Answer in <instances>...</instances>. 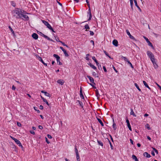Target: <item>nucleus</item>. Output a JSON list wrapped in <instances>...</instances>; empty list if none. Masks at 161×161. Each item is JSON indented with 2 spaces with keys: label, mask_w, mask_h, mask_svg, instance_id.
<instances>
[{
  "label": "nucleus",
  "mask_w": 161,
  "mask_h": 161,
  "mask_svg": "<svg viewBox=\"0 0 161 161\" xmlns=\"http://www.w3.org/2000/svg\"><path fill=\"white\" fill-rule=\"evenodd\" d=\"M86 76L90 80V82L92 83H90V85H91L93 88L96 89V87L94 85H95L96 84L94 82V80L93 78L90 75H87Z\"/></svg>",
  "instance_id": "1"
},
{
  "label": "nucleus",
  "mask_w": 161,
  "mask_h": 161,
  "mask_svg": "<svg viewBox=\"0 0 161 161\" xmlns=\"http://www.w3.org/2000/svg\"><path fill=\"white\" fill-rule=\"evenodd\" d=\"M42 22L46 26H47V28L52 31L53 32H55V31L53 30L51 25L47 21L44 20H42Z\"/></svg>",
  "instance_id": "2"
},
{
  "label": "nucleus",
  "mask_w": 161,
  "mask_h": 161,
  "mask_svg": "<svg viewBox=\"0 0 161 161\" xmlns=\"http://www.w3.org/2000/svg\"><path fill=\"white\" fill-rule=\"evenodd\" d=\"M144 38V39L146 40L147 42L148 43V45L150 47H151L152 48L154 49V47H153L152 43L150 42L149 40L146 37L144 36H143Z\"/></svg>",
  "instance_id": "3"
},
{
  "label": "nucleus",
  "mask_w": 161,
  "mask_h": 161,
  "mask_svg": "<svg viewBox=\"0 0 161 161\" xmlns=\"http://www.w3.org/2000/svg\"><path fill=\"white\" fill-rule=\"evenodd\" d=\"M15 12L18 15V16L16 17L17 18H21V16H22V15L23 14L21 13V10L19 11L18 10H16L15 11Z\"/></svg>",
  "instance_id": "4"
},
{
  "label": "nucleus",
  "mask_w": 161,
  "mask_h": 161,
  "mask_svg": "<svg viewBox=\"0 0 161 161\" xmlns=\"http://www.w3.org/2000/svg\"><path fill=\"white\" fill-rule=\"evenodd\" d=\"M147 54L150 58H153L154 57V56L153 53L149 51H148L147 52Z\"/></svg>",
  "instance_id": "5"
},
{
  "label": "nucleus",
  "mask_w": 161,
  "mask_h": 161,
  "mask_svg": "<svg viewBox=\"0 0 161 161\" xmlns=\"http://www.w3.org/2000/svg\"><path fill=\"white\" fill-rule=\"evenodd\" d=\"M126 33L127 34V35L129 36L130 38L133 40H135V38H134V36H132V35H131L129 31L128 30H126Z\"/></svg>",
  "instance_id": "6"
},
{
  "label": "nucleus",
  "mask_w": 161,
  "mask_h": 161,
  "mask_svg": "<svg viewBox=\"0 0 161 161\" xmlns=\"http://www.w3.org/2000/svg\"><path fill=\"white\" fill-rule=\"evenodd\" d=\"M22 16H21V18L23 17L24 18V19H23V18L22 19L23 20L28 21L29 20V18L27 15L23 14Z\"/></svg>",
  "instance_id": "7"
},
{
  "label": "nucleus",
  "mask_w": 161,
  "mask_h": 161,
  "mask_svg": "<svg viewBox=\"0 0 161 161\" xmlns=\"http://www.w3.org/2000/svg\"><path fill=\"white\" fill-rule=\"evenodd\" d=\"M15 143L20 147H23V146H22L21 143L17 139L14 141Z\"/></svg>",
  "instance_id": "8"
},
{
  "label": "nucleus",
  "mask_w": 161,
  "mask_h": 161,
  "mask_svg": "<svg viewBox=\"0 0 161 161\" xmlns=\"http://www.w3.org/2000/svg\"><path fill=\"white\" fill-rule=\"evenodd\" d=\"M88 15H89V19H88V20L89 21L92 18V15L91 13V9H88V12L87 13Z\"/></svg>",
  "instance_id": "9"
},
{
  "label": "nucleus",
  "mask_w": 161,
  "mask_h": 161,
  "mask_svg": "<svg viewBox=\"0 0 161 161\" xmlns=\"http://www.w3.org/2000/svg\"><path fill=\"white\" fill-rule=\"evenodd\" d=\"M32 37L35 40L37 39L38 37V35L36 33H33L32 35Z\"/></svg>",
  "instance_id": "10"
},
{
  "label": "nucleus",
  "mask_w": 161,
  "mask_h": 161,
  "mask_svg": "<svg viewBox=\"0 0 161 161\" xmlns=\"http://www.w3.org/2000/svg\"><path fill=\"white\" fill-rule=\"evenodd\" d=\"M112 43L113 45L115 47H117L118 46V42L116 40H114L113 41Z\"/></svg>",
  "instance_id": "11"
},
{
  "label": "nucleus",
  "mask_w": 161,
  "mask_h": 161,
  "mask_svg": "<svg viewBox=\"0 0 161 161\" xmlns=\"http://www.w3.org/2000/svg\"><path fill=\"white\" fill-rule=\"evenodd\" d=\"M113 127L114 129V130H115L117 129V127L116 126V125L114 122V118H113Z\"/></svg>",
  "instance_id": "12"
},
{
  "label": "nucleus",
  "mask_w": 161,
  "mask_h": 161,
  "mask_svg": "<svg viewBox=\"0 0 161 161\" xmlns=\"http://www.w3.org/2000/svg\"><path fill=\"white\" fill-rule=\"evenodd\" d=\"M80 96L81 98L84 99V97L82 93V92L81 87L80 88Z\"/></svg>",
  "instance_id": "13"
},
{
  "label": "nucleus",
  "mask_w": 161,
  "mask_h": 161,
  "mask_svg": "<svg viewBox=\"0 0 161 161\" xmlns=\"http://www.w3.org/2000/svg\"><path fill=\"white\" fill-rule=\"evenodd\" d=\"M92 59L96 63V65L98 66V68H99V64L98 63L97 61V59L95 58V57L94 56H93L92 57Z\"/></svg>",
  "instance_id": "14"
},
{
  "label": "nucleus",
  "mask_w": 161,
  "mask_h": 161,
  "mask_svg": "<svg viewBox=\"0 0 161 161\" xmlns=\"http://www.w3.org/2000/svg\"><path fill=\"white\" fill-rule=\"evenodd\" d=\"M57 82L62 85L64 84V81L63 80L60 79L57 80Z\"/></svg>",
  "instance_id": "15"
},
{
  "label": "nucleus",
  "mask_w": 161,
  "mask_h": 161,
  "mask_svg": "<svg viewBox=\"0 0 161 161\" xmlns=\"http://www.w3.org/2000/svg\"><path fill=\"white\" fill-rule=\"evenodd\" d=\"M143 156L147 158H149L151 157L150 154L146 152L143 153Z\"/></svg>",
  "instance_id": "16"
},
{
  "label": "nucleus",
  "mask_w": 161,
  "mask_h": 161,
  "mask_svg": "<svg viewBox=\"0 0 161 161\" xmlns=\"http://www.w3.org/2000/svg\"><path fill=\"white\" fill-rule=\"evenodd\" d=\"M135 5V6L138 8V9L140 10V12L141 11V10L140 8V7L138 5V4H137V2L136 1V0H134Z\"/></svg>",
  "instance_id": "17"
},
{
  "label": "nucleus",
  "mask_w": 161,
  "mask_h": 161,
  "mask_svg": "<svg viewBox=\"0 0 161 161\" xmlns=\"http://www.w3.org/2000/svg\"><path fill=\"white\" fill-rule=\"evenodd\" d=\"M53 56L55 58H56L57 61H58L59 60V59H60V57L57 54H54L53 55Z\"/></svg>",
  "instance_id": "18"
},
{
  "label": "nucleus",
  "mask_w": 161,
  "mask_h": 161,
  "mask_svg": "<svg viewBox=\"0 0 161 161\" xmlns=\"http://www.w3.org/2000/svg\"><path fill=\"white\" fill-rule=\"evenodd\" d=\"M143 83L144 85V86L146 87L147 88L150 90L151 89V88H150V87L148 86L147 83H146V82L145 81H144V80L143 81Z\"/></svg>",
  "instance_id": "19"
},
{
  "label": "nucleus",
  "mask_w": 161,
  "mask_h": 161,
  "mask_svg": "<svg viewBox=\"0 0 161 161\" xmlns=\"http://www.w3.org/2000/svg\"><path fill=\"white\" fill-rule=\"evenodd\" d=\"M130 114L131 115H132L133 116H134V117L136 116V115L134 113L133 111V110L132 108L130 109Z\"/></svg>",
  "instance_id": "20"
},
{
  "label": "nucleus",
  "mask_w": 161,
  "mask_h": 161,
  "mask_svg": "<svg viewBox=\"0 0 161 161\" xmlns=\"http://www.w3.org/2000/svg\"><path fill=\"white\" fill-rule=\"evenodd\" d=\"M39 60L41 61L43 64L46 66H47V64L46 63H44L43 61V60L42 59V58L41 57H39Z\"/></svg>",
  "instance_id": "21"
},
{
  "label": "nucleus",
  "mask_w": 161,
  "mask_h": 161,
  "mask_svg": "<svg viewBox=\"0 0 161 161\" xmlns=\"http://www.w3.org/2000/svg\"><path fill=\"white\" fill-rule=\"evenodd\" d=\"M132 158L135 161H139L136 157L134 155H132Z\"/></svg>",
  "instance_id": "22"
},
{
  "label": "nucleus",
  "mask_w": 161,
  "mask_h": 161,
  "mask_svg": "<svg viewBox=\"0 0 161 161\" xmlns=\"http://www.w3.org/2000/svg\"><path fill=\"white\" fill-rule=\"evenodd\" d=\"M85 28L86 29V31H89L90 29V27L88 24L84 26Z\"/></svg>",
  "instance_id": "23"
},
{
  "label": "nucleus",
  "mask_w": 161,
  "mask_h": 161,
  "mask_svg": "<svg viewBox=\"0 0 161 161\" xmlns=\"http://www.w3.org/2000/svg\"><path fill=\"white\" fill-rule=\"evenodd\" d=\"M88 64L91 67L94 69H97V68L94 65L90 63Z\"/></svg>",
  "instance_id": "24"
},
{
  "label": "nucleus",
  "mask_w": 161,
  "mask_h": 161,
  "mask_svg": "<svg viewBox=\"0 0 161 161\" xmlns=\"http://www.w3.org/2000/svg\"><path fill=\"white\" fill-rule=\"evenodd\" d=\"M126 122L127 123L128 127L131 126L130 125V123L129 121V120L128 119L127 117H126Z\"/></svg>",
  "instance_id": "25"
},
{
  "label": "nucleus",
  "mask_w": 161,
  "mask_h": 161,
  "mask_svg": "<svg viewBox=\"0 0 161 161\" xmlns=\"http://www.w3.org/2000/svg\"><path fill=\"white\" fill-rule=\"evenodd\" d=\"M97 142L99 145L101 146L102 147L103 146V143L101 141L97 140Z\"/></svg>",
  "instance_id": "26"
},
{
  "label": "nucleus",
  "mask_w": 161,
  "mask_h": 161,
  "mask_svg": "<svg viewBox=\"0 0 161 161\" xmlns=\"http://www.w3.org/2000/svg\"><path fill=\"white\" fill-rule=\"evenodd\" d=\"M97 119L98 122L101 124L102 126H103L104 124H103V123L102 121V120L100 119H99V118H97Z\"/></svg>",
  "instance_id": "27"
},
{
  "label": "nucleus",
  "mask_w": 161,
  "mask_h": 161,
  "mask_svg": "<svg viewBox=\"0 0 161 161\" xmlns=\"http://www.w3.org/2000/svg\"><path fill=\"white\" fill-rule=\"evenodd\" d=\"M121 58H123L125 61L128 62V61H129L127 58L125 57H124L122 56L121 57Z\"/></svg>",
  "instance_id": "28"
},
{
  "label": "nucleus",
  "mask_w": 161,
  "mask_h": 161,
  "mask_svg": "<svg viewBox=\"0 0 161 161\" xmlns=\"http://www.w3.org/2000/svg\"><path fill=\"white\" fill-rule=\"evenodd\" d=\"M135 86L136 87L137 89L139 91H141V89L139 88L138 85L137 84V83H135Z\"/></svg>",
  "instance_id": "29"
},
{
  "label": "nucleus",
  "mask_w": 161,
  "mask_h": 161,
  "mask_svg": "<svg viewBox=\"0 0 161 161\" xmlns=\"http://www.w3.org/2000/svg\"><path fill=\"white\" fill-rule=\"evenodd\" d=\"M8 28L9 29V30H10L12 32V33L14 35V32L12 28L10 26H9Z\"/></svg>",
  "instance_id": "30"
},
{
  "label": "nucleus",
  "mask_w": 161,
  "mask_h": 161,
  "mask_svg": "<svg viewBox=\"0 0 161 161\" xmlns=\"http://www.w3.org/2000/svg\"><path fill=\"white\" fill-rule=\"evenodd\" d=\"M77 101L78 102L80 105L81 107L82 108L83 107V104L79 100H77Z\"/></svg>",
  "instance_id": "31"
},
{
  "label": "nucleus",
  "mask_w": 161,
  "mask_h": 161,
  "mask_svg": "<svg viewBox=\"0 0 161 161\" xmlns=\"http://www.w3.org/2000/svg\"><path fill=\"white\" fill-rule=\"evenodd\" d=\"M103 52L105 54V55L108 56L109 58H111V57L109 55L108 53L107 52L105 51L104 50L103 51Z\"/></svg>",
  "instance_id": "32"
},
{
  "label": "nucleus",
  "mask_w": 161,
  "mask_h": 161,
  "mask_svg": "<svg viewBox=\"0 0 161 161\" xmlns=\"http://www.w3.org/2000/svg\"><path fill=\"white\" fill-rule=\"evenodd\" d=\"M153 64L155 69H157L158 68V65L155 62L153 63Z\"/></svg>",
  "instance_id": "33"
},
{
  "label": "nucleus",
  "mask_w": 161,
  "mask_h": 161,
  "mask_svg": "<svg viewBox=\"0 0 161 161\" xmlns=\"http://www.w3.org/2000/svg\"><path fill=\"white\" fill-rule=\"evenodd\" d=\"M65 56L68 57L69 55L67 53L66 50H65L63 51Z\"/></svg>",
  "instance_id": "34"
},
{
  "label": "nucleus",
  "mask_w": 161,
  "mask_h": 161,
  "mask_svg": "<svg viewBox=\"0 0 161 161\" xmlns=\"http://www.w3.org/2000/svg\"><path fill=\"white\" fill-rule=\"evenodd\" d=\"M96 96L98 97L100 96L98 92V90L97 89L95 91Z\"/></svg>",
  "instance_id": "35"
},
{
  "label": "nucleus",
  "mask_w": 161,
  "mask_h": 161,
  "mask_svg": "<svg viewBox=\"0 0 161 161\" xmlns=\"http://www.w3.org/2000/svg\"><path fill=\"white\" fill-rule=\"evenodd\" d=\"M46 96H47V97H50V95L49 94V93L47 92H46L45 93V94H44Z\"/></svg>",
  "instance_id": "36"
},
{
  "label": "nucleus",
  "mask_w": 161,
  "mask_h": 161,
  "mask_svg": "<svg viewBox=\"0 0 161 161\" xmlns=\"http://www.w3.org/2000/svg\"><path fill=\"white\" fill-rule=\"evenodd\" d=\"M146 127L148 130H150L151 128L149 126V125L148 124H146Z\"/></svg>",
  "instance_id": "37"
},
{
  "label": "nucleus",
  "mask_w": 161,
  "mask_h": 161,
  "mask_svg": "<svg viewBox=\"0 0 161 161\" xmlns=\"http://www.w3.org/2000/svg\"><path fill=\"white\" fill-rule=\"evenodd\" d=\"M75 152L76 154H79V153H78V150L77 149V146H75Z\"/></svg>",
  "instance_id": "38"
},
{
  "label": "nucleus",
  "mask_w": 161,
  "mask_h": 161,
  "mask_svg": "<svg viewBox=\"0 0 161 161\" xmlns=\"http://www.w3.org/2000/svg\"><path fill=\"white\" fill-rule=\"evenodd\" d=\"M60 42H61L63 46H65L68 48L69 47L65 43H64V42H62V41H61Z\"/></svg>",
  "instance_id": "39"
},
{
  "label": "nucleus",
  "mask_w": 161,
  "mask_h": 161,
  "mask_svg": "<svg viewBox=\"0 0 161 161\" xmlns=\"http://www.w3.org/2000/svg\"><path fill=\"white\" fill-rule=\"evenodd\" d=\"M127 63L130 65V66L132 68H134V67H133V66L132 65V64L131 63V62H130V61H128Z\"/></svg>",
  "instance_id": "40"
},
{
  "label": "nucleus",
  "mask_w": 161,
  "mask_h": 161,
  "mask_svg": "<svg viewBox=\"0 0 161 161\" xmlns=\"http://www.w3.org/2000/svg\"><path fill=\"white\" fill-rule=\"evenodd\" d=\"M92 75L94 76V77H98V76H96L97 75V74H96V73L95 72H92Z\"/></svg>",
  "instance_id": "41"
},
{
  "label": "nucleus",
  "mask_w": 161,
  "mask_h": 161,
  "mask_svg": "<svg viewBox=\"0 0 161 161\" xmlns=\"http://www.w3.org/2000/svg\"><path fill=\"white\" fill-rule=\"evenodd\" d=\"M21 13H22V14H28L29 13H27L24 10H21Z\"/></svg>",
  "instance_id": "42"
},
{
  "label": "nucleus",
  "mask_w": 161,
  "mask_h": 161,
  "mask_svg": "<svg viewBox=\"0 0 161 161\" xmlns=\"http://www.w3.org/2000/svg\"><path fill=\"white\" fill-rule=\"evenodd\" d=\"M153 150L155 151V152L156 153V154H158V152L157 150L156 149H155V148L153 147Z\"/></svg>",
  "instance_id": "43"
},
{
  "label": "nucleus",
  "mask_w": 161,
  "mask_h": 161,
  "mask_svg": "<svg viewBox=\"0 0 161 161\" xmlns=\"http://www.w3.org/2000/svg\"><path fill=\"white\" fill-rule=\"evenodd\" d=\"M150 59L151 61L153 63L155 62L154 57L153 58H150Z\"/></svg>",
  "instance_id": "44"
},
{
  "label": "nucleus",
  "mask_w": 161,
  "mask_h": 161,
  "mask_svg": "<svg viewBox=\"0 0 161 161\" xmlns=\"http://www.w3.org/2000/svg\"><path fill=\"white\" fill-rule=\"evenodd\" d=\"M76 156L77 161H78L79 160V159L80 158V156H79V154H76Z\"/></svg>",
  "instance_id": "45"
},
{
  "label": "nucleus",
  "mask_w": 161,
  "mask_h": 161,
  "mask_svg": "<svg viewBox=\"0 0 161 161\" xmlns=\"http://www.w3.org/2000/svg\"><path fill=\"white\" fill-rule=\"evenodd\" d=\"M46 39L49 41H51L52 42H54V41L52 39H50L49 37L47 36Z\"/></svg>",
  "instance_id": "46"
},
{
  "label": "nucleus",
  "mask_w": 161,
  "mask_h": 161,
  "mask_svg": "<svg viewBox=\"0 0 161 161\" xmlns=\"http://www.w3.org/2000/svg\"><path fill=\"white\" fill-rule=\"evenodd\" d=\"M46 39L49 41H51L52 42H54V41L52 39H50L49 37L47 36Z\"/></svg>",
  "instance_id": "47"
},
{
  "label": "nucleus",
  "mask_w": 161,
  "mask_h": 161,
  "mask_svg": "<svg viewBox=\"0 0 161 161\" xmlns=\"http://www.w3.org/2000/svg\"><path fill=\"white\" fill-rule=\"evenodd\" d=\"M108 141L109 142V143H110V147H111V148L112 149H113V146L112 144V143H111V142H110V141H109V140L108 139Z\"/></svg>",
  "instance_id": "48"
},
{
  "label": "nucleus",
  "mask_w": 161,
  "mask_h": 161,
  "mask_svg": "<svg viewBox=\"0 0 161 161\" xmlns=\"http://www.w3.org/2000/svg\"><path fill=\"white\" fill-rule=\"evenodd\" d=\"M58 61H57V63L59 65H61L62 64V63L60 61V59H59V60H58Z\"/></svg>",
  "instance_id": "49"
},
{
  "label": "nucleus",
  "mask_w": 161,
  "mask_h": 161,
  "mask_svg": "<svg viewBox=\"0 0 161 161\" xmlns=\"http://www.w3.org/2000/svg\"><path fill=\"white\" fill-rule=\"evenodd\" d=\"M89 32H90V35L91 36H93L94 35V33L93 31H90Z\"/></svg>",
  "instance_id": "50"
},
{
  "label": "nucleus",
  "mask_w": 161,
  "mask_h": 161,
  "mask_svg": "<svg viewBox=\"0 0 161 161\" xmlns=\"http://www.w3.org/2000/svg\"><path fill=\"white\" fill-rule=\"evenodd\" d=\"M30 133L31 134H32L33 135L35 134V132L33 130H30Z\"/></svg>",
  "instance_id": "51"
},
{
  "label": "nucleus",
  "mask_w": 161,
  "mask_h": 161,
  "mask_svg": "<svg viewBox=\"0 0 161 161\" xmlns=\"http://www.w3.org/2000/svg\"><path fill=\"white\" fill-rule=\"evenodd\" d=\"M17 125L19 127H21V124L19 122H17Z\"/></svg>",
  "instance_id": "52"
},
{
  "label": "nucleus",
  "mask_w": 161,
  "mask_h": 161,
  "mask_svg": "<svg viewBox=\"0 0 161 161\" xmlns=\"http://www.w3.org/2000/svg\"><path fill=\"white\" fill-rule=\"evenodd\" d=\"M103 69L104 70V71L105 72H107V69H106V68L104 66H103Z\"/></svg>",
  "instance_id": "53"
},
{
  "label": "nucleus",
  "mask_w": 161,
  "mask_h": 161,
  "mask_svg": "<svg viewBox=\"0 0 161 161\" xmlns=\"http://www.w3.org/2000/svg\"><path fill=\"white\" fill-rule=\"evenodd\" d=\"M38 128L40 130H42L43 128V127L42 126L39 125L38 126Z\"/></svg>",
  "instance_id": "54"
},
{
  "label": "nucleus",
  "mask_w": 161,
  "mask_h": 161,
  "mask_svg": "<svg viewBox=\"0 0 161 161\" xmlns=\"http://www.w3.org/2000/svg\"><path fill=\"white\" fill-rule=\"evenodd\" d=\"M46 139V141L47 142V144H49L50 142L48 141L47 138V137L45 138Z\"/></svg>",
  "instance_id": "55"
},
{
  "label": "nucleus",
  "mask_w": 161,
  "mask_h": 161,
  "mask_svg": "<svg viewBox=\"0 0 161 161\" xmlns=\"http://www.w3.org/2000/svg\"><path fill=\"white\" fill-rule=\"evenodd\" d=\"M37 33L41 35V36H43V35L44 34H43L41 32H40V31H37Z\"/></svg>",
  "instance_id": "56"
},
{
  "label": "nucleus",
  "mask_w": 161,
  "mask_h": 161,
  "mask_svg": "<svg viewBox=\"0 0 161 161\" xmlns=\"http://www.w3.org/2000/svg\"><path fill=\"white\" fill-rule=\"evenodd\" d=\"M44 102H45L47 105L48 106H49V104L48 103V102L47 101V100L46 99L44 101H43Z\"/></svg>",
  "instance_id": "57"
},
{
  "label": "nucleus",
  "mask_w": 161,
  "mask_h": 161,
  "mask_svg": "<svg viewBox=\"0 0 161 161\" xmlns=\"http://www.w3.org/2000/svg\"><path fill=\"white\" fill-rule=\"evenodd\" d=\"M113 68L116 73L118 72V71L115 68L114 66H113Z\"/></svg>",
  "instance_id": "58"
},
{
  "label": "nucleus",
  "mask_w": 161,
  "mask_h": 161,
  "mask_svg": "<svg viewBox=\"0 0 161 161\" xmlns=\"http://www.w3.org/2000/svg\"><path fill=\"white\" fill-rule=\"evenodd\" d=\"M47 137H48V138H49V139H51L52 138V136H51V135H50L48 134L47 135Z\"/></svg>",
  "instance_id": "59"
},
{
  "label": "nucleus",
  "mask_w": 161,
  "mask_h": 161,
  "mask_svg": "<svg viewBox=\"0 0 161 161\" xmlns=\"http://www.w3.org/2000/svg\"><path fill=\"white\" fill-rule=\"evenodd\" d=\"M16 89V87L14 86L13 85L12 87V89L13 90H15Z\"/></svg>",
  "instance_id": "60"
},
{
  "label": "nucleus",
  "mask_w": 161,
  "mask_h": 161,
  "mask_svg": "<svg viewBox=\"0 0 161 161\" xmlns=\"http://www.w3.org/2000/svg\"><path fill=\"white\" fill-rule=\"evenodd\" d=\"M130 143H131V144L132 145H133L134 144L133 141L131 139H130Z\"/></svg>",
  "instance_id": "61"
},
{
  "label": "nucleus",
  "mask_w": 161,
  "mask_h": 161,
  "mask_svg": "<svg viewBox=\"0 0 161 161\" xmlns=\"http://www.w3.org/2000/svg\"><path fill=\"white\" fill-rule=\"evenodd\" d=\"M43 107L42 105H40V108L41 109H43Z\"/></svg>",
  "instance_id": "62"
},
{
  "label": "nucleus",
  "mask_w": 161,
  "mask_h": 161,
  "mask_svg": "<svg viewBox=\"0 0 161 161\" xmlns=\"http://www.w3.org/2000/svg\"><path fill=\"white\" fill-rule=\"evenodd\" d=\"M60 48L61 49L62 51L63 52L65 50L64 49V48L62 47H60Z\"/></svg>",
  "instance_id": "63"
},
{
  "label": "nucleus",
  "mask_w": 161,
  "mask_h": 161,
  "mask_svg": "<svg viewBox=\"0 0 161 161\" xmlns=\"http://www.w3.org/2000/svg\"><path fill=\"white\" fill-rule=\"evenodd\" d=\"M156 84H157V85L158 86L159 88L161 90V86L159 85L157 83H156Z\"/></svg>",
  "instance_id": "64"
}]
</instances>
